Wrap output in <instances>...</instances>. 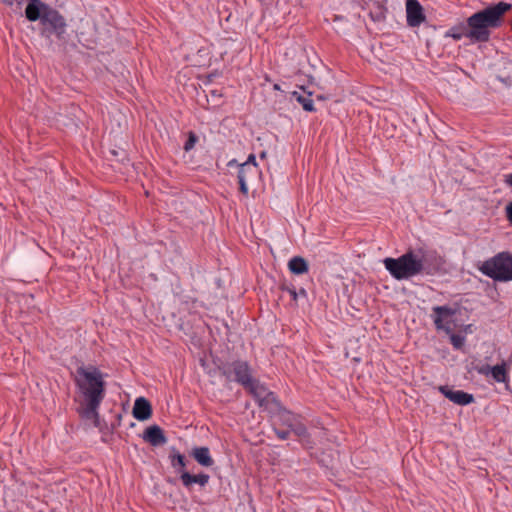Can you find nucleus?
Returning a JSON list of instances; mask_svg holds the SVG:
<instances>
[{
	"mask_svg": "<svg viewBox=\"0 0 512 512\" xmlns=\"http://www.w3.org/2000/svg\"><path fill=\"white\" fill-rule=\"evenodd\" d=\"M475 370L481 375L488 376L489 374H491L492 367L488 364H485L482 366L475 367Z\"/></svg>",
	"mask_w": 512,
	"mask_h": 512,
	"instance_id": "nucleus-28",
	"label": "nucleus"
},
{
	"mask_svg": "<svg viewBox=\"0 0 512 512\" xmlns=\"http://www.w3.org/2000/svg\"><path fill=\"white\" fill-rule=\"evenodd\" d=\"M439 391L451 402L465 406L474 402V396L470 393L464 392L462 390H454L448 385H443L439 387Z\"/></svg>",
	"mask_w": 512,
	"mask_h": 512,
	"instance_id": "nucleus-11",
	"label": "nucleus"
},
{
	"mask_svg": "<svg viewBox=\"0 0 512 512\" xmlns=\"http://www.w3.org/2000/svg\"><path fill=\"white\" fill-rule=\"evenodd\" d=\"M243 164H257V163H256V157H255V155H254V154H250V155L248 156L247 161H246V162H244Z\"/></svg>",
	"mask_w": 512,
	"mask_h": 512,
	"instance_id": "nucleus-32",
	"label": "nucleus"
},
{
	"mask_svg": "<svg viewBox=\"0 0 512 512\" xmlns=\"http://www.w3.org/2000/svg\"><path fill=\"white\" fill-rule=\"evenodd\" d=\"M426 20L424 8L418 0L406 1V21L409 27H419Z\"/></svg>",
	"mask_w": 512,
	"mask_h": 512,
	"instance_id": "nucleus-10",
	"label": "nucleus"
},
{
	"mask_svg": "<svg viewBox=\"0 0 512 512\" xmlns=\"http://www.w3.org/2000/svg\"><path fill=\"white\" fill-rule=\"evenodd\" d=\"M478 269L482 274L494 281H512V254L500 252L482 262Z\"/></svg>",
	"mask_w": 512,
	"mask_h": 512,
	"instance_id": "nucleus-4",
	"label": "nucleus"
},
{
	"mask_svg": "<svg viewBox=\"0 0 512 512\" xmlns=\"http://www.w3.org/2000/svg\"><path fill=\"white\" fill-rule=\"evenodd\" d=\"M265 155H266V153H265V152H262V153H261V155H260V157H261V158H264V157H265Z\"/></svg>",
	"mask_w": 512,
	"mask_h": 512,
	"instance_id": "nucleus-37",
	"label": "nucleus"
},
{
	"mask_svg": "<svg viewBox=\"0 0 512 512\" xmlns=\"http://www.w3.org/2000/svg\"><path fill=\"white\" fill-rule=\"evenodd\" d=\"M247 390L258 402L260 407L269 410L273 405L278 403V397L274 392L267 391L266 387L262 385L257 379H252L251 384L243 387Z\"/></svg>",
	"mask_w": 512,
	"mask_h": 512,
	"instance_id": "nucleus-7",
	"label": "nucleus"
},
{
	"mask_svg": "<svg viewBox=\"0 0 512 512\" xmlns=\"http://www.w3.org/2000/svg\"><path fill=\"white\" fill-rule=\"evenodd\" d=\"M433 311V322L437 330H443L446 334H450L453 331L452 317L455 315L456 310L450 306H435L432 308Z\"/></svg>",
	"mask_w": 512,
	"mask_h": 512,
	"instance_id": "nucleus-8",
	"label": "nucleus"
},
{
	"mask_svg": "<svg viewBox=\"0 0 512 512\" xmlns=\"http://www.w3.org/2000/svg\"><path fill=\"white\" fill-rule=\"evenodd\" d=\"M469 24H460L452 27L448 32L447 36L452 37L454 40H460L463 36L469 38Z\"/></svg>",
	"mask_w": 512,
	"mask_h": 512,
	"instance_id": "nucleus-24",
	"label": "nucleus"
},
{
	"mask_svg": "<svg viewBox=\"0 0 512 512\" xmlns=\"http://www.w3.org/2000/svg\"><path fill=\"white\" fill-rule=\"evenodd\" d=\"M504 183L512 188V173L504 175Z\"/></svg>",
	"mask_w": 512,
	"mask_h": 512,
	"instance_id": "nucleus-31",
	"label": "nucleus"
},
{
	"mask_svg": "<svg viewBox=\"0 0 512 512\" xmlns=\"http://www.w3.org/2000/svg\"><path fill=\"white\" fill-rule=\"evenodd\" d=\"M216 368L221 376L229 382H236L241 386L251 384L253 379L252 368L247 361L237 359L232 362L219 360Z\"/></svg>",
	"mask_w": 512,
	"mask_h": 512,
	"instance_id": "nucleus-5",
	"label": "nucleus"
},
{
	"mask_svg": "<svg viewBox=\"0 0 512 512\" xmlns=\"http://www.w3.org/2000/svg\"><path fill=\"white\" fill-rule=\"evenodd\" d=\"M491 375L496 382H499V383L508 382L509 377H508V373H507L506 363L503 362L502 364L493 366Z\"/></svg>",
	"mask_w": 512,
	"mask_h": 512,
	"instance_id": "nucleus-23",
	"label": "nucleus"
},
{
	"mask_svg": "<svg viewBox=\"0 0 512 512\" xmlns=\"http://www.w3.org/2000/svg\"><path fill=\"white\" fill-rule=\"evenodd\" d=\"M4 3L8 4V5H12L13 4V1L12 0H2Z\"/></svg>",
	"mask_w": 512,
	"mask_h": 512,
	"instance_id": "nucleus-36",
	"label": "nucleus"
},
{
	"mask_svg": "<svg viewBox=\"0 0 512 512\" xmlns=\"http://www.w3.org/2000/svg\"><path fill=\"white\" fill-rule=\"evenodd\" d=\"M143 440L152 446H160L167 442L164 431L158 425L147 427L143 433Z\"/></svg>",
	"mask_w": 512,
	"mask_h": 512,
	"instance_id": "nucleus-15",
	"label": "nucleus"
},
{
	"mask_svg": "<svg viewBox=\"0 0 512 512\" xmlns=\"http://www.w3.org/2000/svg\"><path fill=\"white\" fill-rule=\"evenodd\" d=\"M41 26L42 36L49 38L54 34L59 40H61L64 38L67 24L65 18L60 14V12L51 8L48 13L44 14V20L42 21Z\"/></svg>",
	"mask_w": 512,
	"mask_h": 512,
	"instance_id": "nucleus-6",
	"label": "nucleus"
},
{
	"mask_svg": "<svg viewBox=\"0 0 512 512\" xmlns=\"http://www.w3.org/2000/svg\"><path fill=\"white\" fill-rule=\"evenodd\" d=\"M292 432L299 438V441L305 448L312 449L314 447V441L303 423H296Z\"/></svg>",
	"mask_w": 512,
	"mask_h": 512,
	"instance_id": "nucleus-18",
	"label": "nucleus"
},
{
	"mask_svg": "<svg viewBox=\"0 0 512 512\" xmlns=\"http://www.w3.org/2000/svg\"><path fill=\"white\" fill-rule=\"evenodd\" d=\"M280 289H281L282 291H287V292H288V289H291V286H288V285H286V284H281V285H280Z\"/></svg>",
	"mask_w": 512,
	"mask_h": 512,
	"instance_id": "nucleus-33",
	"label": "nucleus"
},
{
	"mask_svg": "<svg viewBox=\"0 0 512 512\" xmlns=\"http://www.w3.org/2000/svg\"><path fill=\"white\" fill-rule=\"evenodd\" d=\"M191 455L201 466L211 467L214 464V460L210 455L208 447H195L193 448Z\"/></svg>",
	"mask_w": 512,
	"mask_h": 512,
	"instance_id": "nucleus-17",
	"label": "nucleus"
},
{
	"mask_svg": "<svg viewBox=\"0 0 512 512\" xmlns=\"http://www.w3.org/2000/svg\"><path fill=\"white\" fill-rule=\"evenodd\" d=\"M234 162L235 160L229 161L228 165L231 166Z\"/></svg>",
	"mask_w": 512,
	"mask_h": 512,
	"instance_id": "nucleus-38",
	"label": "nucleus"
},
{
	"mask_svg": "<svg viewBox=\"0 0 512 512\" xmlns=\"http://www.w3.org/2000/svg\"><path fill=\"white\" fill-rule=\"evenodd\" d=\"M387 8L379 1H373L369 16L374 22H383L386 19Z\"/></svg>",
	"mask_w": 512,
	"mask_h": 512,
	"instance_id": "nucleus-21",
	"label": "nucleus"
},
{
	"mask_svg": "<svg viewBox=\"0 0 512 512\" xmlns=\"http://www.w3.org/2000/svg\"><path fill=\"white\" fill-rule=\"evenodd\" d=\"M512 5L506 2L491 4L471 15L469 24V39L474 42H487L490 39V29L498 28L504 22V15L511 10Z\"/></svg>",
	"mask_w": 512,
	"mask_h": 512,
	"instance_id": "nucleus-3",
	"label": "nucleus"
},
{
	"mask_svg": "<svg viewBox=\"0 0 512 512\" xmlns=\"http://www.w3.org/2000/svg\"><path fill=\"white\" fill-rule=\"evenodd\" d=\"M132 414L134 418L139 421L148 420L152 416V406L150 402L144 397L137 398L134 403Z\"/></svg>",
	"mask_w": 512,
	"mask_h": 512,
	"instance_id": "nucleus-16",
	"label": "nucleus"
},
{
	"mask_svg": "<svg viewBox=\"0 0 512 512\" xmlns=\"http://www.w3.org/2000/svg\"><path fill=\"white\" fill-rule=\"evenodd\" d=\"M316 98H317L318 100H325V99H327V97H326V96H324V95H317V97H316Z\"/></svg>",
	"mask_w": 512,
	"mask_h": 512,
	"instance_id": "nucleus-35",
	"label": "nucleus"
},
{
	"mask_svg": "<svg viewBox=\"0 0 512 512\" xmlns=\"http://www.w3.org/2000/svg\"><path fill=\"white\" fill-rule=\"evenodd\" d=\"M48 4L41 2L40 0L29 2L25 8V16L31 21H40V24L44 20V14L51 10Z\"/></svg>",
	"mask_w": 512,
	"mask_h": 512,
	"instance_id": "nucleus-13",
	"label": "nucleus"
},
{
	"mask_svg": "<svg viewBox=\"0 0 512 512\" xmlns=\"http://www.w3.org/2000/svg\"><path fill=\"white\" fill-rule=\"evenodd\" d=\"M210 480V476L206 473L191 474L187 470H183L180 476L182 485L187 489L191 490L194 484H198L200 487H205Z\"/></svg>",
	"mask_w": 512,
	"mask_h": 512,
	"instance_id": "nucleus-14",
	"label": "nucleus"
},
{
	"mask_svg": "<svg viewBox=\"0 0 512 512\" xmlns=\"http://www.w3.org/2000/svg\"><path fill=\"white\" fill-rule=\"evenodd\" d=\"M197 141H198V136L196 135V133L193 131H189L187 133V140L183 146L184 151L189 152L190 150H192L194 148L195 144L197 143Z\"/></svg>",
	"mask_w": 512,
	"mask_h": 512,
	"instance_id": "nucleus-25",
	"label": "nucleus"
},
{
	"mask_svg": "<svg viewBox=\"0 0 512 512\" xmlns=\"http://www.w3.org/2000/svg\"><path fill=\"white\" fill-rule=\"evenodd\" d=\"M288 268L292 274L302 275L308 272V262L301 256H295L288 262Z\"/></svg>",
	"mask_w": 512,
	"mask_h": 512,
	"instance_id": "nucleus-19",
	"label": "nucleus"
},
{
	"mask_svg": "<svg viewBox=\"0 0 512 512\" xmlns=\"http://www.w3.org/2000/svg\"><path fill=\"white\" fill-rule=\"evenodd\" d=\"M297 292H298V295H302L304 297L307 296V292L304 288H300L299 291H297Z\"/></svg>",
	"mask_w": 512,
	"mask_h": 512,
	"instance_id": "nucleus-34",
	"label": "nucleus"
},
{
	"mask_svg": "<svg viewBox=\"0 0 512 512\" xmlns=\"http://www.w3.org/2000/svg\"><path fill=\"white\" fill-rule=\"evenodd\" d=\"M260 170L257 164H240L238 170L239 191L248 195V183L253 182L259 176Z\"/></svg>",
	"mask_w": 512,
	"mask_h": 512,
	"instance_id": "nucleus-9",
	"label": "nucleus"
},
{
	"mask_svg": "<svg viewBox=\"0 0 512 512\" xmlns=\"http://www.w3.org/2000/svg\"><path fill=\"white\" fill-rule=\"evenodd\" d=\"M171 466L176 469L177 473L181 476L182 471L186 470V458L183 454L175 448L171 450L169 455Z\"/></svg>",
	"mask_w": 512,
	"mask_h": 512,
	"instance_id": "nucleus-20",
	"label": "nucleus"
},
{
	"mask_svg": "<svg viewBox=\"0 0 512 512\" xmlns=\"http://www.w3.org/2000/svg\"><path fill=\"white\" fill-rule=\"evenodd\" d=\"M292 98H294L302 108L307 112H315L316 108L314 107L313 100L311 99V93L308 96H304L297 91H293L291 93Z\"/></svg>",
	"mask_w": 512,
	"mask_h": 512,
	"instance_id": "nucleus-22",
	"label": "nucleus"
},
{
	"mask_svg": "<svg viewBox=\"0 0 512 512\" xmlns=\"http://www.w3.org/2000/svg\"><path fill=\"white\" fill-rule=\"evenodd\" d=\"M74 382L84 398V404L78 409L79 415L85 419L97 420L98 409L106 394L103 373L93 365L80 366L76 369Z\"/></svg>",
	"mask_w": 512,
	"mask_h": 512,
	"instance_id": "nucleus-2",
	"label": "nucleus"
},
{
	"mask_svg": "<svg viewBox=\"0 0 512 512\" xmlns=\"http://www.w3.org/2000/svg\"><path fill=\"white\" fill-rule=\"evenodd\" d=\"M505 215L508 222L512 225V201L506 205Z\"/></svg>",
	"mask_w": 512,
	"mask_h": 512,
	"instance_id": "nucleus-29",
	"label": "nucleus"
},
{
	"mask_svg": "<svg viewBox=\"0 0 512 512\" xmlns=\"http://www.w3.org/2000/svg\"><path fill=\"white\" fill-rule=\"evenodd\" d=\"M269 413L279 422H281L286 427L293 430V427L296 423V416L289 410H287L278 400V403L273 405L269 410Z\"/></svg>",
	"mask_w": 512,
	"mask_h": 512,
	"instance_id": "nucleus-12",
	"label": "nucleus"
},
{
	"mask_svg": "<svg viewBox=\"0 0 512 512\" xmlns=\"http://www.w3.org/2000/svg\"><path fill=\"white\" fill-rule=\"evenodd\" d=\"M292 430L290 428L287 427V429H280V428H276L274 427V432L276 434V436L281 439V440H286L289 438L290 436V432Z\"/></svg>",
	"mask_w": 512,
	"mask_h": 512,
	"instance_id": "nucleus-27",
	"label": "nucleus"
},
{
	"mask_svg": "<svg viewBox=\"0 0 512 512\" xmlns=\"http://www.w3.org/2000/svg\"><path fill=\"white\" fill-rule=\"evenodd\" d=\"M288 293L290 294L293 301H297L298 292L294 286H291V289H288Z\"/></svg>",
	"mask_w": 512,
	"mask_h": 512,
	"instance_id": "nucleus-30",
	"label": "nucleus"
},
{
	"mask_svg": "<svg viewBox=\"0 0 512 512\" xmlns=\"http://www.w3.org/2000/svg\"><path fill=\"white\" fill-rule=\"evenodd\" d=\"M450 342L453 345L454 349L460 350L464 346L465 337L460 334L450 333Z\"/></svg>",
	"mask_w": 512,
	"mask_h": 512,
	"instance_id": "nucleus-26",
	"label": "nucleus"
},
{
	"mask_svg": "<svg viewBox=\"0 0 512 512\" xmlns=\"http://www.w3.org/2000/svg\"><path fill=\"white\" fill-rule=\"evenodd\" d=\"M445 261L435 251L420 249L416 254L412 249L398 258L387 257L383 264L396 280H407L419 274L435 275L443 270Z\"/></svg>",
	"mask_w": 512,
	"mask_h": 512,
	"instance_id": "nucleus-1",
	"label": "nucleus"
}]
</instances>
